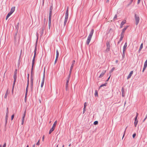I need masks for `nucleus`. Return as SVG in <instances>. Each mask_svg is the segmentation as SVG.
Segmentation results:
<instances>
[{"instance_id":"nucleus-1","label":"nucleus","mask_w":147,"mask_h":147,"mask_svg":"<svg viewBox=\"0 0 147 147\" xmlns=\"http://www.w3.org/2000/svg\"><path fill=\"white\" fill-rule=\"evenodd\" d=\"M93 32L94 30L93 29H92L91 30L86 40V43L87 45H88L89 44V43L91 39Z\"/></svg>"},{"instance_id":"nucleus-2","label":"nucleus","mask_w":147,"mask_h":147,"mask_svg":"<svg viewBox=\"0 0 147 147\" xmlns=\"http://www.w3.org/2000/svg\"><path fill=\"white\" fill-rule=\"evenodd\" d=\"M68 18V8H67L65 14V17L64 20V25L65 26L67 22Z\"/></svg>"},{"instance_id":"nucleus-3","label":"nucleus","mask_w":147,"mask_h":147,"mask_svg":"<svg viewBox=\"0 0 147 147\" xmlns=\"http://www.w3.org/2000/svg\"><path fill=\"white\" fill-rule=\"evenodd\" d=\"M36 50H37L36 47H35V50H34V56L33 59H32V70L33 69V66H34V63L35 58V57L36 56Z\"/></svg>"},{"instance_id":"nucleus-4","label":"nucleus","mask_w":147,"mask_h":147,"mask_svg":"<svg viewBox=\"0 0 147 147\" xmlns=\"http://www.w3.org/2000/svg\"><path fill=\"white\" fill-rule=\"evenodd\" d=\"M135 17L136 21V24L137 25L139 22L140 18L139 17L137 16L136 15H135Z\"/></svg>"},{"instance_id":"nucleus-5","label":"nucleus","mask_w":147,"mask_h":147,"mask_svg":"<svg viewBox=\"0 0 147 147\" xmlns=\"http://www.w3.org/2000/svg\"><path fill=\"white\" fill-rule=\"evenodd\" d=\"M70 78H69V76H68V78L65 84V89L66 91H67L68 89V83Z\"/></svg>"},{"instance_id":"nucleus-6","label":"nucleus","mask_w":147,"mask_h":147,"mask_svg":"<svg viewBox=\"0 0 147 147\" xmlns=\"http://www.w3.org/2000/svg\"><path fill=\"white\" fill-rule=\"evenodd\" d=\"M45 70H44V75L43 76V78L42 81L41 83V88H42L44 85V80H45Z\"/></svg>"},{"instance_id":"nucleus-7","label":"nucleus","mask_w":147,"mask_h":147,"mask_svg":"<svg viewBox=\"0 0 147 147\" xmlns=\"http://www.w3.org/2000/svg\"><path fill=\"white\" fill-rule=\"evenodd\" d=\"M106 70H103L101 74L99 76V78H102L104 76V75H105V74L106 73Z\"/></svg>"},{"instance_id":"nucleus-8","label":"nucleus","mask_w":147,"mask_h":147,"mask_svg":"<svg viewBox=\"0 0 147 147\" xmlns=\"http://www.w3.org/2000/svg\"><path fill=\"white\" fill-rule=\"evenodd\" d=\"M127 47V42H126L123 47V54H124L125 53V51L126 50V49Z\"/></svg>"},{"instance_id":"nucleus-9","label":"nucleus","mask_w":147,"mask_h":147,"mask_svg":"<svg viewBox=\"0 0 147 147\" xmlns=\"http://www.w3.org/2000/svg\"><path fill=\"white\" fill-rule=\"evenodd\" d=\"M8 109H7V112L6 113V116L5 117V124H6L7 123V119L8 118Z\"/></svg>"},{"instance_id":"nucleus-10","label":"nucleus","mask_w":147,"mask_h":147,"mask_svg":"<svg viewBox=\"0 0 147 147\" xmlns=\"http://www.w3.org/2000/svg\"><path fill=\"white\" fill-rule=\"evenodd\" d=\"M133 71H132L130 72V73L129 74V75H128V76L127 77V79H128L129 78H130V77L132 75V74H133Z\"/></svg>"},{"instance_id":"nucleus-11","label":"nucleus","mask_w":147,"mask_h":147,"mask_svg":"<svg viewBox=\"0 0 147 147\" xmlns=\"http://www.w3.org/2000/svg\"><path fill=\"white\" fill-rule=\"evenodd\" d=\"M73 67L74 66H71V67L70 68V71H69V75L68 76H69V78L70 77L71 71H72L73 68Z\"/></svg>"},{"instance_id":"nucleus-12","label":"nucleus","mask_w":147,"mask_h":147,"mask_svg":"<svg viewBox=\"0 0 147 147\" xmlns=\"http://www.w3.org/2000/svg\"><path fill=\"white\" fill-rule=\"evenodd\" d=\"M15 7H12L11 9V11L9 12H10L12 14L14 11L15 10Z\"/></svg>"},{"instance_id":"nucleus-13","label":"nucleus","mask_w":147,"mask_h":147,"mask_svg":"<svg viewBox=\"0 0 147 147\" xmlns=\"http://www.w3.org/2000/svg\"><path fill=\"white\" fill-rule=\"evenodd\" d=\"M126 23V21L125 20H124V21H123L121 24V25H120V27L121 28H122L123 27V25L125 24Z\"/></svg>"},{"instance_id":"nucleus-14","label":"nucleus","mask_w":147,"mask_h":147,"mask_svg":"<svg viewBox=\"0 0 147 147\" xmlns=\"http://www.w3.org/2000/svg\"><path fill=\"white\" fill-rule=\"evenodd\" d=\"M107 48L106 49V50L107 51H109V47H110V45L109 43H107Z\"/></svg>"},{"instance_id":"nucleus-15","label":"nucleus","mask_w":147,"mask_h":147,"mask_svg":"<svg viewBox=\"0 0 147 147\" xmlns=\"http://www.w3.org/2000/svg\"><path fill=\"white\" fill-rule=\"evenodd\" d=\"M124 36V34H122L120 38V40L118 42V43H119L122 40Z\"/></svg>"},{"instance_id":"nucleus-16","label":"nucleus","mask_w":147,"mask_h":147,"mask_svg":"<svg viewBox=\"0 0 147 147\" xmlns=\"http://www.w3.org/2000/svg\"><path fill=\"white\" fill-rule=\"evenodd\" d=\"M55 128V127H52V128L50 129L49 132V134H50L51 133V132L54 130Z\"/></svg>"},{"instance_id":"nucleus-17","label":"nucleus","mask_w":147,"mask_h":147,"mask_svg":"<svg viewBox=\"0 0 147 147\" xmlns=\"http://www.w3.org/2000/svg\"><path fill=\"white\" fill-rule=\"evenodd\" d=\"M12 13L9 12L7 14L6 18V20H7L8 18L11 15Z\"/></svg>"},{"instance_id":"nucleus-18","label":"nucleus","mask_w":147,"mask_h":147,"mask_svg":"<svg viewBox=\"0 0 147 147\" xmlns=\"http://www.w3.org/2000/svg\"><path fill=\"white\" fill-rule=\"evenodd\" d=\"M26 115V111H25L24 114L23 116L22 117V122H24V118Z\"/></svg>"},{"instance_id":"nucleus-19","label":"nucleus","mask_w":147,"mask_h":147,"mask_svg":"<svg viewBox=\"0 0 147 147\" xmlns=\"http://www.w3.org/2000/svg\"><path fill=\"white\" fill-rule=\"evenodd\" d=\"M128 27V26H126L125 28H124L123 29V30H122V33H121L122 34H124V33L125 31L127 29V28Z\"/></svg>"},{"instance_id":"nucleus-20","label":"nucleus","mask_w":147,"mask_h":147,"mask_svg":"<svg viewBox=\"0 0 147 147\" xmlns=\"http://www.w3.org/2000/svg\"><path fill=\"white\" fill-rule=\"evenodd\" d=\"M52 15L49 14V22H51Z\"/></svg>"},{"instance_id":"nucleus-21","label":"nucleus","mask_w":147,"mask_h":147,"mask_svg":"<svg viewBox=\"0 0 147 147\" xmlns=\"http://www.w3.org/2000/svg\"><path fill=\"white\" fill-rule=\"evenodd\" d=\"M112 32L113 33H114V30L112 28H110L109 30V33H111Z\"/></svg>"},{"instance_id":"nucleus-22","label":"nucleus","mask_w":147,"mask_h":147,"mask_svg":"<svg viewBox=\"0 0 147 147\" xmlns=\"http://www.w3.org/2000/svg\"><path fill=\"white\" fill-rule=\"evenodd\" d=\"M143 43H142L140 46V49L139 50V52H140V51H141V49H142V48H143Z\"/></svg>"},{"instance_id":"nucleus-23","label":"nucleus","mask_w":147,"mask_h":147,"mask_svg":"<svg viewBox=\"0 0 147 147\" xmlns=\"http://www.w3.org/2000/svg\"><path fill=\"white\" fill-rule=\"evenodd\" d=\"M16 78H17L16 74V73H15L13 75V78L14 79V81H16Z\"/></svg>"},{"instance_id":"nucleus-24","label":"nucleus","mask_w":147,"mask_h":147,"mask_svg":"<svg viewBox=\"0 0 147 147\" xmlns=\"http://www.w3.org/2000/svg\"><path fill=\"white\" fill-rule=\"evenodd\" d=\"M31 86H33V79L32 77V75H31Z\"/></svg>"},{"instance_id":"nucleus-25","label":"nucleus","mask_w":147,"mask_h":147,"mask_svg":"<svg viewBox=\"0 0 147 147\" xmlns=\"http://www.w3.org/2000/svg\"><path fill=\"white\" fill-rule=\"evenodd\" d=\"M57 121H56L54 123V124L53 125V127H55L56 125L57 124Z\"/></svg>"},{"instance_id":"nucleus-26","label":"nucleus","mask_w":147,"mask_h":147,"mask_svg":"<svg viewBox=\"0 0 147 147\" xmlns=\"http://www.w3.org/2000/svg\"><path fill=\"white\" fill-rule=\"evenodd\" d=\"M59 55V53L58 50H56V57L57 58H58Z\"/></svg>"},{"instance_id":"nucleus-27","label":"nucleus","mask_w":147,"mask_h":147,"mask_svg":"<svg viewBox=\"0 0 147 147\" xmlns=\"http://www.w3.org/2000/svg\"><path fill=\"white\" fill-rule=\"evenodd\" d=\"M147 66V59L146 61H145L144 63V66L145 67H146Z\"/></svg>"},{"instance_id":"nucleus-28","label":"nucleus","mask_w":147,"mask_h":147,"mask_svg":"<svg viewBox=\"0 0 147 147\" xmlns=\"http://www.w3.org/2000/svg\"><path fill=\"white\" fill-rule=\"evenodd\" d=\"M138 123V121H135L134 122V124L135 125V126L136 127V125Z\"/></svg>"},{"instance_id":"nucleus-29","label":"nucleus","mask_w":147,"mask_h":147,"mask_svg":"<svg viewBox=\"0 0 147 147\" xmlns=\"http://www.w3.org/2000/svg\"><path fill=\"white\" fill-rule=\"evenodd\" d=\"M7 95H8V92H7H7H6V93H5V94L4 96V97L5 98H6V99L7 98Z\"/></svg>"},{"instance_id":"nucleus-30","label":"nucleus","mask_w":147,"mask_h":147,"mask_svg":"<svg viewBox=\"0 0 147 147\" xmlns=\"http://www.w3.org/2000/svg\"><path fill=\"white\" fill-rule=\"evenodd\" d=\"M115 67H113L112 68V69L111 70L109 71V72L110 73H112L113 71L115 70Z\"/></svg>"},{"instance_id":"nucleus-31","label":"nucleus","mask_w":147,"mask_h":147,"mask_svg":"<svg viewBox=\"0 0 147 147\" xmlns=\"http://www.w3.org/2000/svg\"><path fill=\"white\" fill-rule=\"evenodd\" d=\"M28 85H27V87L26 88V95H27V93H28Z\"/></svg>"},{"instance_id":"nucleus-32","label":"nucleus","mask_w":147,"mask_h":147,"mask_svg":"<svg viewBox=\"0 0 147 147\" xmlns=\"http://www.w3.org/2000/svg\"><path fill=\"white\" fill-rule=\"evenodd\" d=\"M52 8H50L49 13V14L52 15Z\"/></svg>"},{"instance_id":"nucleus-33","label":"nucleus","mask_w":147,"mask_h":147,"mask_svg":"<svg viewBox=\"0 0 147 147\" xmlns=\"http://www.w3.org/2000/svg\"><path fill=\"white\" fill-rule=\"evenodd\" d=\"M51 22H49V29H50L51 26Z\"/></svg>"},{"instance_id":"nucleus-34","label":"nucleus","mask_w":147,"mask_h":147,"mask_svg":"<svg viewBox=\"0 0 147 147\" xmlns=\"http://www.w3.org/2000/svg\"><path fill=\"white\" fill-rule=\"evenodd\" d=\"M117 18V15H115L113 18V20H115Z\"/></svg>"},{"instance_id":"nucleus-35","label":"nucleus","mask_w":147,"mask_h":147,"mask_svg":"<svg viewBox=\"0 0 147 147\" xmlns=\"http://www.w3.org/2000/svg\"><path fill=\"white\" fill-rule=\"evenodd\" d=\"M75 61H74V60L73 62H72V64L71 65V66H74V64H75Z\"/></svg>"},{"instance_id":"nucleus-36","label":"nucleus","mask_w":147,"mask_h":147,"mask_svg":"<svg viewBox=\"0 0 147 147\" xmlns=\"http://www.w3.org/2000/svg\"><path fill=\"white\" fill-rule=\"evenodd\" d=\"M98 122L97 121H95L94 123V125H97L98 124Z\"/></svg>"},{"instance_id":"nucleus-37","label":"nucleus","mask_w":147,"mask_h":147,"mask_svg":"<svg viewBox=\"0 0 147 147\" xmlns=\"http://www.w3.org/2000/svg\"><path fill=\"white\" fill-rule=\"evenodd\" d=\"M14 117V114L12 115V116H11V120H13V119Z\"/></svg>"},{"instance_id":"nucleus-38","label":"nucleus","mask_w":147,"mask_h":147,"mask_svg":"<svg viewBox=\"0 0 147 147\" xmlns=\"http://www.w3.org/2000/svg\"><path fill=\"white\" fill-rule=\"evenodd\" d=\"M16 82V81H14V82H13V87H12L13 88H14Z\"/></svg>"},{"instance_id":"nucleus-39","label":"nucleus","mask_w":147,"mask_h":147,"mask_svg":"<svg viewBox=\"0 0 147 147\" xmlns=\"http://www.w3.org/2000/svg\"><path fill=\"white\" fill-rule=\"evenodd\" d=\"M40 145V140H39L38 142L36 143V145Z\"/></svg>"},{"instance_id":"nucleus-40","label":"nucleus","mask_w":147,"mask_h":147,"mask_svg":"<svg viewBox=\"0 0 147 147\" xmlns=\"http://www.w3.org/2000/svg\"><path fill=\"white\" fill-rule=\"evenodd\" d=\"M58 59V58H57V57H56L55 61V63H54L55 64L56 63Z\"/></svg>"},{"instance_id":"nucleus-41","label":"nucleus","mask_w":147,"mask_h":147,"mask_svg":"<svg viewBox=\"0 0 147 147\" xmlns=\"http://www.w3.org/2000/svg\"><path fill=\"white\" fill-rule=\"evenodd\" d=\"M95 96H98V92L97 91H96L95 92Z\"/></svg>"},{"instance_id":"nucleus-42","label":"nucleus","mask_w":147,"mask_h":147,"mask_svg":"<svg viewBox=\"0 0 147 147\" xmlns=\"http://www.w3.org/2000/svg\"><path fill=\"white\" fill-rule=\"evenodd\" d=\"M106 86V84H103L101 85L100 86V87H101L103 86Z\"/></svg>"},{"instance_id":"nucleus-43","label":"nucleus","mask_w":147,"mask_h":147,"mask_svg":"<svg viewBox=\"0 0 147 147\" xmlns=\"http://www.w3.org/2000/svg\"><path fill=\"white\" fill-rule=\"evenodd\" d=\"M86 109V108H84V110H83V114L86 111V109Z\"/></svg>"},{"instance_id":"nucleus-44","label":"nucleus","mask_w":147,"mask_h":147,"mask_svg":"<svg viewBox=\"0 0 147 147\" xmlns=\"http://www.w3.org/2000/svg\"><path fill=\"white\" fill-rule=\"evenodd\" d=\"M136 136V134H134L133 135V136H132L133 138H134V137H135Z\"/></svg>"},{"instance_id":"nucleus-45","label":"nucleus","mask_w":147,"mask_h":147,"mask_svg":"<svg viewBox=\"0 0 147 147\" xmlns=\"http://www.w3.org/2000/svg\"><path fill=\"white\" fill-rule=\"evenodd\" d=\"M147 118V114L146 115V117L144 119V120L143 121V122L144 121H145V120Z\"/></svg>"},{"instance_id":"nucleus-46","label":"nucleus","mask_w":147,"mask_h":147,"mask_svg":"<svg viewBox=\"0 0 147 147\" xmlns=\"http://www.w3.org/2000/svg\"><path fill=\"white\" fill-rule=\"evenodd\" d=\"M146 68V67H144V68H143V70H142V72H144V70Z\"/></svg>"},{"instance_id":"nucleus-47","label":"nucleus","mask_w":147,"mask_h":147,"mask_svg":"<svg viewBox=\"0 0 147 147\" xmlns=\"http://www.w3.org/2000/svg\"><path fill=\"white\" fill-rule=\"evenodd\" d=\"M86 102H85L84 104V108H86Z\"/></svg>"},{"instance_id":"nucleus-48","label":"nucleus","mask_w":147,"mask_h":147,"mask_svg":"<svg viewBox=\"0 0 147 147\" xmlns=\"http://www.w3.org/2000/svg\"><path fill=\"white\" fill-rule=\"evenodd\" d=\"M6 146V143H5L3 146V147H5Z\"/></svg>"},{"instance_id":"nucleus-49","label":"nucleus","mask_w":147,"mask_h":147,"mask_svg":"<svg viewBox=\"0 0 147 147\" xmlns=\"http://www.w3.org/2000/svg\"><path fill=\"white\" fill-rule=\"evenodd\" d=\"M125 131H126V129L125 130V131H124V134H123V138H122V139H123L124 136V135H125Z\"/></svg>"},{"instance_id":"nucleus-50","label":"nucleus","mask_w":147,"mask_h":147,"mask_svg":"<svg viewBox=\"0 0 147 147\" xmlns=\"http://www.w3.org/2000/svg\"><path fill=\"white\" fill-rule=\"evenodd\" d=\"M140 2V0H138V4H139Z\"/></svg>"},{"instance_id":"nucleus-51","label":"nucleus","mask_w":147,"mask_h":147,"mask_svg":"<svg viewBox=\"0 0 147 147\" xmlns=\"http://www.w3.org/2000/svg\"><path fill=\"white\" fill-rule=\"evenodd\" d=\"M14 88H12V94H13V93Z\"/></svg>"},{"instance_id":"nucleus-52","label":"nucleus","mask_w":147,"mask_h":147,"mask_svg":"<svg viewBox=\"0 0 147 147\" xmlns=\"http://www.w3.org/2000/svg\"><path fill=\"white\" fill-rule=\"evenodd\" d=\"M135 121H138L137 118H136V117H135Z\"/></svg>"},{"instance_id":"nucleus-53","label":"nucleus","mask_w":147,"mask_h":147,"mask_svg":"<svg viewBox=\"0 0 147 147\" xmlns=\"http://www.w3.org/2000/svg\"><path fill=\"white\" fill-rule=\"evenodd\" d=\"M138 113H137V115H136V116L135 117H136V118H137L138 116Z\"/></svg>"},{"instance_id":"nucleus-54","label":"nucleus","mask_w":147,"mask_h":147,"mask_svg":"<svg viewBox=\"0 0 147 147\" xmlns=\"http://www.w3.org/2000/svg\"><path fill=\"white\" fill-rule=\"evenodd\" d=\"M111 77V75L109 76V78H108V79L107 80V81H108V80H109V79H110V77Z\"/></svg>"},{"instance_id":"nucleus-55","label":"nucleus","mask_w":147,"mask_h":147,"mask_svg":"<svg viewBox=\"0 0 147 147\" xmlns=\"http://www.w3.org/2000/svg\"><path fill=\"white\" fill-rule=\"evenodd\" d=\"M44 136H43V137H42V141L44 140Z\"/></svg>"},{"instance_id":"nucleus-56","label":"nucleus","mask_w":147,"mask_h":147,"mask_svg":"<svg viewBox=\"0 0 147 147\" xmlns=\"http://www.w3.org/2000/svg\"><path fill=\"white\" fill-rule=\"evenodd\" d=\"M24 122H22V125H23L24 124Z\"/></svg>"},{"instance_id":"nucleus-57","label":"nucleus","mask_w":147,"mask_h":147,"mask_svg":"<svg viewBox=\"0 0 147 147\" xmlns=\"http://www.w3.org/2000/svg\"><path fill=\"white\" fill-rule=\"evenodd\" d=\"M118 60H116V63H118Z\"/></svg>"},{"instance_id":"nucleus-58","label":"nucleus","mask_w":147,"mask_h":147,"mask_svg":"<svg viewBox=\"0 0 147 147\" xmlns=\"http://www.w3.org/2000/svg\"><path fill=\"white\" fill-rule=\"evenodd\" d=\"M26 94L25 95V99H26Z\"/></svg>"},{"instance_id":"nucleus-59","label":"nucleus","mask_w":147,"mask_h":147,"mask_svg":"<svg viewBox=\"0 0 147 147\" xmlns=\"http://www.w3.org/2000/svg\"><path fill=\"white\" fill-rule=\"evenodd\" d=\"M71 146V144H69V146Z\"/></svg>"},{"instance_id":"nucleus-60","label":"nucleus","mask_w":147,"mask_h":147,"mask_svg":"<svg viewBox=\"0 0 147 147\" xmlns=\"http://www.w3.org/2000/svg\"><path fill=\"white\" fill-rule=\"evenodd\" d=\"M35 146V144H34L33 146V147H34Z\"/></svg>"},{"instance_id":"nucleus-61","label":"nucleus","mask_w":147,"mask_h":147,"mask_svg":"<svg viewBox=\"0 0 147 147\" xmlns=\"http://www.w3.org/2000/svg\"><path fill=\"white\" fill-rule=\"evenodd\" d=\"M0 147H2V146L1 145H0Z\"/></svg>"},{"instance_id":"nucleus-62","label":"nucleus","mask_w":147,"mask_h":147,"mask_svg":"<svg viewBox=\"0 0 147 147\" xmlns=\"http://www.w3.org/2000/svg\"><path fill=\"white\" fill-rule=\"evenodd\" d=\"M58 145H57V147H58Z\"/></svg>"},{"instance_id":"nucleus-63","label":"nucleus","mask_w":147,"mask_h":147,"mask_svg":"<svg viewBox=\"0 0 147 147\" xmlns=\"http://www.w3.org/2000/svg\"><path fill=\"white\" fill-rule=\"evenodd\" d=\"M64 147V145H63L62 146V147Z\"/></svg>"},{"instance_id":"nucleus-64","label":"nucleus","mask_w":147,"mask_h":147,"mask_svg":"<svg viewBox=\"0 0 147 147\" xmlns=\"http://www.w3.org/2000/svg\"><path fill=\"white\" fill-rule=\"evenodd\" d=\"M122 96H124L123 95V94H122Z\"/></svg>"}]
</instances>
